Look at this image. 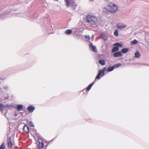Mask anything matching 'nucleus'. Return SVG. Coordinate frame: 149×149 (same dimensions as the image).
Segmentation results:
<instances>
[{
  "label": "nucleus",
  "mask_w": 149,
  "mask_h": 149,
  "mask_svg": "<svg viewBox=\"0 0 149 149\" xmlns=\"http://www.w3.org/2000/svg\"><path fill=\"white\" fill-rule=\"evenodd\" d=\"M89 47L93 51L95 52H97L96 47L94 46L93 45L92 42H91L89 45Z\"/></svg>",
  "instance_id": "nucleus-7"
},
{
  "label": "nucleus",
  "mask_w": 149,
  "mask_h": 149,
  "mask_svg": "<svg viewBox=\"0 0 149 149\" xmlns=\"http://www.w3.org/2000/svg\"><path fill=\"white\" fill-rule=\"evenodd\" d=\"M6 107H8V108L10 107L11 108H13L14 107V105L11 104L9 105L8 104L6 106Z\"/></svg>",
  "instance_id": "nucleus-31"
},
{
  "label": "nucleus",
  "mask_w": 149,
  "mask_h": 149,
  "mask_svg": "<svg viewBox=\"0 0 149 149\" xmlns=\"http://www.w3.org/2000/svg\"><path fill=\"white\" fill-rule=\"evenodd\" d=\"M134 55L135 57L137 58L141 56V54L140 52L138 51H137L134 54Z\"/></svg>",
  "instance_id": "nucleus-20"
},
{
  "label": "nucleus",
  "mask_w": 149,
  "mask_h": 149,
  "mask_svg": "<svg viewBox=\"0 0 149 149\" xmlns=\"http://www.w3.org/2000/svg\"><path fill=\"white\" fill-rule=\"evenodd\" d=\"M106 9L111 13H113L117 10L118 7L116 4L110 3L107 5Z\"/></svg>",
  "instance_id": "nucleus-3"
},
{
  "label": "nucleus",
  "mask_w": 149,
  "mask_h": 149,
  "mask_svg": "<svg viewBox=\"0 0 149 149\" xmlns=\"http://www.w3.org/2000/svg\"><path fill=\"white\" fill-rule=\"evenodd\" d=\"M65 33L67 35H70L72 33V30L71 29H67L65 30Z\"/></svg>",
  "instance_id": "nucleus-19"
},
{
  "label": "nucleus",
  "mask_w": 149,
  "mask_h": 149,
  "mask_svg": "<svg viewBox=\"0 0 149 149\" xmlns=\"http://www.w3.org/2000/svg\"><path fill=\"white\" fill-rule=\"evenodd\" d=\"M56 138V137H55V138H54V139H55V138Z\"/></svg>",
  "instance_id": "nucleus-39"
},
{
  "label": "nucleus",
  "mask_w": 149,
  "mask_h": 149,
  "mask_svg": "<svg viewBox=\"0 0 149 149\" xmlns=\"http://www.w3.org/2000/svg\"><path fill=\"white\" fill-rule=\"evenodd\" d=\"M35 109L34 106L30 105L27 107V110L30 113L33 112Z\"/></svg>",
  "instance_id": "nucleus-11"
},
{
  "label": "nucleus",
  "mask_w": 149,
  "mask_h": 149,
  "mask_svg": "<svg viewBox=\"0 0 149 149\" xmlns=\"http://www.w3.org/2000/svg\"><path fill=\"white\" fill-rule=\"evenodd\" d=\"M115 68L114 67V66H109L108 67L106 70V71L107 72H109L112 71Z\"/></svg>",
  "instance_id": "nucleus-17"
},
{
  "label": "nucleus",
  "mask_w": 149,
  "mask_h": 149,
  "mask_svg": "<svg viewBox=\"0 0 149 149\" xmlns=\"http://www.w3.org/2000/svg\"><path fill=\"white\" fill-rule=\"evenodd\" d=\"M6 148L5 143H3L0 146V149H4Z\"/></svg>",
  "instance_id": "nucleus-28"
},
{
  "label": "nucleus",
  "mask_w": 149,
  "mask_h": 149,
  "mask_svg": "<svg viewBox=\"0 0 149 149\" xmlns=\"http://www.w3.org/2000/svg\"><path fill=\"white\" fill-rule=\"evenodd\" d=\"M56 138V137H55V138H54V139H55V138Z\"/></svg>",
  "instance_id": "nucleus-40"
},
{
  "label": "nucleus",
  "mask_w": 149,
  "mask_h": 149,
  "mask_svg": "<svg viewBox=\"0 0 149 149\" xmlns=\"http://www.w3.org/2000/svg\"><path fill=\"white\" fill-rule=\"evenodd\" d=\"M118 31L117 29H116L114 33V35L116 36H118Z\"/></svg>",
  "instance_id": "nucleus-27"
},
{
  "label": "nucleus",
  "mask_w": 149,
  "mask_h": 149,
  "mask_svg": "<svg viewBox=\"0 0 149 149\" xmlns=\"http://www.w3.org/2000/svg\"><path fill=\"white\" fill-rule=\"evenodd\" d=\"M55 1H58V0H54Z\"/></svg>",
  "instance_id": "nucleus-37"
},
{
  "label": "nucleus",
  "mask_w": 149,
  "mask_h": 149,
  "mask_svg": "<svg viewBox=\"0 0 149 149\" xmlns=\"http://www.w3.org/2000/svg\"><path fill=\"white\" fill-rule=\"evenodd\" d=\"M99 63L102 66H104L105 65V61L103 59H100L98 61Z\"/></svg>",
  "instance_id": "nucleus-16"
},
{
  "label": "nucleus",
  "mask_w": 149,
  "mask_h": 149,
  "mask_svg": "<svg viewBox=\"0 0 149 149\" xmlns=\"http://www.w3.org/2000/svg\"><path fill=\"white\" fill-rule=\"evenodd\" d=\"M70 4L72 8L74 10H75L77 6V5L75 4V2L74 1H73Z\"/></svg>",
  "instance_id": "nucleus-15"
},
{
  "label": "nucleus",
  "mask_w": 149,
  "mask_h": 149,
  "mask_svg": "<svg viewBox=\"0 0 149 149\" xmlns=\"http://www.w3.org/2000/svg\"><path fill=\"white\" fill-rule=\"evenodd\" d=\"M121 64L120 63H118L114 65V67L115 68H117L121 65Z\"/></svg>",
  "instance_id": "nucleus-30"
},
{
  "label": "nucleus",
  "mask_w": 149,
  "mask_h": 149,
  "mask_svg": "<svg viewBox=\"0 0 149 149\" xmlns=\"http://www.w3.org/2000/svg\"><path fill=\"white\" fill-rule=\"evenodd\" d=\"M65 2L66 6L67 7H69L71 3V2L69 0H65Z\"/></svg>",
  "instance_id": "nucleus-24"
},
{
  "label": "nucleus",
  "mask_w": 149,
  "mask_h": 149,
  "mask_svg": "<svg viewBox=\"0 0 149 149\" xmlns=\"http://www.w3.org/2000/svg\"><path fill=\"white\" fill-rule=\"evenodd\" d=\"M88 122L90 123L92 122V120L91 119H89L88 120Z\"/></svg>",
  "instance_id": "nucleus-35"
},
{
  "label": "nucleus",
  "mask_w": 149,
  "mask_h": 149,
  "mask_svg": "<svg viewBox=\"0 0 149 149\" xmlns=\"http://www.w3.org/2000/svg\"><path fill=\"white\" fill-rule=\"evenodd\" d=\"M39 144L38 145V149H41L43 148L44 146V142L42 140H40L38 141Z\"/></svg>",
  "instance_id": "nucleus-6"
},
{
  "label": "nucleus",
  "mask_w": 149,
  "mask_h": 149,
  "mask_svg": "<svg viewBox=\"0 0 149 149\" xmlns=\"http://www.w3.org/2000/svg\"><path fill=\"white\" fill-rule=\"evenodd\" d=\"M35 130V134L37 138L38 141L42 140V139L40 138V134L37 132L36 130Z\"/></svg>",
  "instance_id": "nucleus-21"
},
{
  "label": "nucleus",
  "mask_w": 149,
  "mask_h": 149,
  "mask_svg": "<svg viewBox=\"0 0 149 149\" xmlns=\"http://www.w3.org/2000/svg\"><path fill=\"white\" fill-rule=\"evenodd\" d=\"M15 106H16L14 108L16 109L18 111H23V109L24 107V105L22 104H16Z\"/></svg>",
  "instance_id": "nucleus-5"
},
{
  "label": "nucleus",
  "mask_w": 149,
  "mask_h": 149,
  "mask_svg": "<svg viewBox=\"0 0 149 149\" xmlns=\"http://www.w3.org/2000/svg\"><path fill=\"white\" fill-rule=\"evenodd\" d=\"M106 70V67L104 68L103 69L99 70L96 76L95 79H100V77H102L105 75V72Z\"/></svg>",
  "instance_id": "nucleus-4"
},
{
  "label": "nucleus",
  "mask_w": 149,
  "mask_h": 149,
  "mask_svg": "<svg viewBox=\"0 0 149 149\" xmlns=\"http://www.w3.org/2000/svg\"><path fill=\"white\" fill-rule=\"evenodd\" d=\"M12 13L10 12H5L3 13L0 14V19H3L6 18L7 17H10L11 16H20V13H14L12 15Z\"/></svg>",
  "instance_id": "nucleus-2"
},
{
  "label": "nucleus",
  "mask_w": 149,
  "mask_h": 149,
  "mask_svg": "<svg viewBox=\"0 0 149 149\" xmlns=\"http://www.w3.org/2000/svg\"><path fill=\"white\" fill-rule=\"evenodd\" d=\"M115 45H116L119 48V47H123V45L122 43H120L118 42H116L115 43Z\"/></svg>",
  "instance_id": "nucleus-26"
},
{
  "label": "nucleus",
  "mask_w": 149,
  "mask_h": 149,
  "mask_svg": "<svg viewBox=\"0 0 149 149\" xmlns=\"http://www.w3.org/2000/svg\"><path fill=\"white\" fill-rule=\"evenodd\" d=\"M100 37L104 40H107V37L103 34H101L100 35Z\"/></svg>",
  "instance_id": "nucleus-22"
},
{
  "label": "nucleus",
  "mask_w": 149,
  "mask_h": 149,
  "mask_svg": "<svg viewBox=\"0 0 149 149\" xmlns=\"http://www.w3.org/2000/svg\"><path fill=\"white\" fill-rule=\"evenodd\" d=\"M113 56L116 57L121 56H123L122 54L120 51L117 52L113 54Z\"/></svg>",
  "instance_id": "nucleus-12"
},
{
  "label": "nucleus",
  "mask_w": 149,
  "mask_h": 149,
  "mask_svg": "<svg viewBox=\"0 0 149 149\" xmlns=\"http://www.w3.org/2000/svg\"><path fill=\"white\" fill-rule=\"evenodd\" d=\"M4 89L6 90H8V87L7 86H4Z\"/></svg>",
  "instance_id": "nucleus-34"
},
{
  "label": "nucleus",
  "mask_w": 149,
  "mask_h": 149,
  "mask_svg": "<svg viewBox=\"0 0 149 149\" xmlns=\"http://www.w3.org/2000/svg\"><path fill=\"white\" fill-rule=\"evenodd\" d=\"M23 130L24 132L28 133L29 132V128L26 124H25L23 127Z\"/></svg>",
  "instance_id": "nucleus-9"
},
{
  "label": "nucleus",
  "mask_w": 149,
  "mask_h": 149,
  "mask_svg": "<svg viewBox=\"0 0 149 149\" xmlns=\"http://www.w3.org/2000/svg\"><path fill=\"white\" fill-rule=\"evenodd\" d=\"M56 138V137H55V138H54V139H55V138Z\"/></svg>",
  "instance_id": "nucleus-41"
},
{
  "label": "nucleus",
  "mask_w": 149,
  "mask_h": 149,
  "mask_svg": "<svg viewBox=\"0 0 149 149\" xmlns=\"http://www.w3.org/2000/svg\"><path fill=\"white\" fill-rule=\"evenodd\" d=\"M46 148H45V149H46Z\"/></svg>",
  "instance_id": "nucleus-42"
},
{
  "label": "nucleus",
  "mask_w": 149,
  "mask_h": 149,
  "mask_svg": "<svg viewBox=\"0 0 149 149\" xmlns=\"http://www.w3.org/2000/svg\"><path fill=\"white\" fill-rule=\"evenodd\" d=\"M74 34L75 36L77 37L78 39H79L81 37V35L79 34V33L78 32L75 31Z\"/></svg>",
  "instance_id": "nucleus-25"
},
{
  "label": "nucleus",
  "mask_w": 149,
  "mask_h": 149,
  "mask_svg": "<svg viewBox=\"0 0 149 149\" xmlns=\"http://www.w3.org/2000/svg\"><path fill=\"white\" fill-rule=\"evenodd\" d=\"M15 115V117H16V116H17V114H16V113H15V115Z\"/></svg>",
  "instance_id": "nucleus-36"
},
{
  "label": "nucleus",
  "mask_w": 149,
  "mask_h": 149,
  "mask_svg": "<svg viewBox=\"0 0 149 149\" xmlns=\"http://www.w3.org/2000/svg\"><path fill=\"white\" fill-rule=\"evenodd\" d=\"M29 125L31 126V127H34V124L33 123V122L31 121L29 123Z\"/></svg>",
  "instance_id": "nucleus-32"
},
{
  "label": "nucleus",
  "mask_w": 149,
  "mask_h": 149,
  "mask_svg": "<svg viewBox=\"0 0 149 149\" xmlns=\"http://www.w3.org/2000/svg\"><path fill=\"white\" fill-rule=\"evenodd\" d=\"M129 50L128 48H123L121 49L120 52L121 53L125 54L128 52Z\"/></svg>",
  "instance_id": "nucleus-18"
},
{
  "label": "nucleus",
  "mask_w": 149,
  "mask_h": 149,
  "mask_svg": "<svg viewBox=\"0 0 149 149\" xmlns=\"http://www.w3.org/2000/svg\"><path fill=\"white\" fill-rule=\"evenodd\" d=\"M114 46H115V47L113 48L111 50V52L113 53H115L117 52L119 49V48L116 45H115V44H114Z\"/></svg>",
  "instance_id": "nucleus-14"
},
{
  "label": "nucleus",
  "mask_w": 149,
  "mask_h": 149,
  "mask_svg": "<svg viewBox=\"0 0 149 149\" xmlns=\"http://www.w3.org/2000/svg\"><path fill=\"white\" fill-rule=\"evenodd\" d=\"M94 81L92 83L90 84L87 87V88H86V90H85V89H84L82 90V91L84 92V91H86V92H88L89 91V90L91 89V88L94 85Z\"/></svg>",
  "instance_id": "nucleus-8"
},
{
  "label": "nucleus",
  "mask_w": 149,
  "mask_h": 149,
  "mask_svg": "<svg viewBox=\"0 0 149 149\" xmlns=\"http://www.w3.org/2000/svg\"><path fill=\"white\" fill-rule=\"evenodd\" d=\"M6 107V106L3 104L2 103H0V110L3 111L4 108Z\"/></svg>",
  "instance_id": "nucleus-23"
},
{
  "label": "nucleus",
  "mask_w": 149,
  "mask_h": 149,
  "mask_svg": "<svg viewBox=\"0 0 149 149\" xmlns=\"http://www.w3.org/2000/svg\"><path fill=\"white\" fill-rule=\"evenodd\" d=\"M86 20L87 22L92 27L96 25L98 23L97 19L96 17L89 15L86 16Z\"/></svg>",
  "instance_id": "nucleus-1"
},
{
  "label": "nucleus",
  "mask_w": 149,
  "mask_h": 149,
  "mask_svg": "<svg viewBox=\"0 0 149 149\" xmlns=\"http://www.w3.org/2000/svg\"><path fill=\"white\" fill-rule=\"evenodd\" d=\"M85 39H87L88 40H89L90 39V37L89 35H85Z\"/></svg>",
  "instance_id": "nucleus-33"
},
{
  "label": "nucleus",
  "mask_w": 149,
  "mask_h": 149,
  "mask_svg": "<svg viewBox=\"0 0 149 149\" xmlns=\"http://www.w3.org/2000/svg\"><path fill=\"white\" fill-rule=\"evenodd\" d=\"M116 27L118 29H122L125 28L126 27V25L125 24L121 25L119 24H117Z\"/></svg>",
  "instance_id": "nucleus-13"
},
{
  "label": "nucleus",
  "mask_w": 149,
  "mask_h": 149,
  "mask_svg": "<svg viewBox=\"0 0 149 149\" xmlns=\"http://www.w3.org/2000/svg\"><path fill=\"white\" fill-rule=\"evenodd\" d=\"M7 142L8 146L9 148H11L13 147L12 143L11 141V137H9L7 139Z\"/></svg>",
  "instance_id": "nucleus-10"
},
{
  "label": "nucleus",
  "mask_w": 149,
  "mask_h": 149,
  "mask_svg": "<svg viewBox=\"0 0 149 149\" xmlns=\"http://www.w3.org/2000/svg\"><path fill=\"white\" fill-rule=\"evenodd\" d=\"M132 44L135 45L138 43V41L136 39L134 40H133L131 42Z\"/></svg>",
  "instance_id": "nucleus-29"
},
{
  "label": "nucleus",
  "mask_w": 149,
  "mask_h": 149,
  "mask_svg": "<svg viewBox=\"0 0 149 149\" xmlns=\"http://www.w3.org/2000/svg\"><path fill=\"white\" fill-rule=\"evenodd\" d=\"M92 38H93V36H92L91 37Z\"/></svg>",
  "instance_id": "nucleus-38"
}]
</instances>
